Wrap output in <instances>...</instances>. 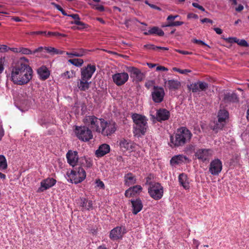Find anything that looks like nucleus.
Returning a JSON list of instances; mask_svg holds the SVG:
<instances>
[{"label":"nucleus","mask_w":249,"mask_h":249,"mask_svg":"<svg viewBox=\"0 0 249 249\" xmlns=\"http://www.w3.org/2000/svg\"><path fill=\"white\" fill-rule=\"evenodd\" d=\"M33 71L28 60L21 58L14 66L11 71V79L14 84L23 85L27 84L32 78Z\"/></svg>","instance_id":"obj_1"},{"label":"nucleus","mask_w":249,"mask_h":249,"mask_svg":"<svg viewBox=\"0 0 249 249\" xmlns=\"http://www.w3.org/2000/svg\"><path fill=\"white\" fill-rule=\"evenodd\" d=\"M86 124L91 125V128L94 131L102 132L104 135L109 136L113 133L116 129L114 123L105 122L104 120L93 116H87L85 120Z\"/></svg>","instance_id":"obj_2"},{"label":"nucleus","mask_w":249,"mask_h":249,"mask_svg":"<svg viewBox=\"0 0 249 249\" xmlns=\"http://www.w3.org/2000/svg\"><path fill=\"white\" fill-rule=\"evenodd\" d=\"M191 136V132L186 128L178 129L175 134L171 136L170 146L175 147L183 145L190 140Z\"/></svg>","instance_id":"obj_3"},{"label":"nucleus","mask_w":249,"mask_h":249,"mask_svg":"<svg viewBox=\"0 0 249 249\" xmlns=\"http://www.w3.org/2000/svg\"><path fill=\"white\" fill-rule=\"evenodd\" d=\"M132 119L134 123V133L135 135H144L147 127V120L146 117L139 114H134Z\"/></svg>","instance_id":"obj_4"},{"label":"nucleus","mask_w":249,"mask_h":249,"mask_svg":"<svg viewBox=\"0 0 249 249\" xmlns=\"http://www.w3.org/2000/svg\"><path fill=\"white\" fill-rule=\"evenodd\" d=\"M67 175L68 179L76 184L83 181L86 177V172L82 168H75L68 173Z\"/></svg>","instance_id":"obj_5"},{"label":"nucleus","mask_w":249,"mask_h":249,"mask_svg":"<svg viewBox=\"0 0 249 249\" xmlns=\"http://www.w3.org/2000/svg\"><path fill=\"white\" fill-rule=\"evenodd\" d=\"M86 118L84 120V122H85V120ZM86 126H77L76 127L75 130V133L77 136V137L81 140L83 141H88L89 140L91 139L93 137V135L90 130L89 129L88 126H90L91 127V125L86 124L85 123H84Z\"/></svg>","instance_id":"obj_6"},{"label":"nucleus","mask_w":249,"mask_h":249,"mask_svg":"<svg viewBox=\"0 0 249 249\" xmlns=\"http://www.w3.org/2000/svg\"><path fill=\"white\" fill-rule=\"evenodd\" d=\"M229 115V112L227 110L225 109L219 110L217 114L218 120L212 126L213 130L217 132L219 130L222 129L227 123Z\"/></svg>","instance_id":"obj_7"},{"label":"nucleus","mask_w":249,"mask_h":249,"mask_svg":"<svg viewBox=\"0 0 249 249\" xmlns=\"http://www.w3.org/2000/svg\"><path fill=\"white\" fill-rule=\"evenodd\" d=\"M85 52L81 50L78 51H73L71 53H67L68 55V62L77 66L80 67L83 64V60L80 58H74V56H82L84 55Z\"/></svg>","instance_id":"obj_8"},{"label":"nucleus","mask_w":249,"mask_h":249,"mask_svg":"<svg viewBox=\"0 0 249 249\" xmlns=\"http://www.w3.org/2000/svg\"><path fill=\"white\" fill-rule=\"evenodd\" d=\"M148 193L153 198L160 199L163 196V188L158 183H152L148 188Z\"/></svg>","instance_id":"obj_9"},{"label":"nucleus","mask_w":249,"mask_h":249,"mask_svg":"<svg viewBox=\"0 0 249 249\" xmlns=\"http://www.w3.org/2000/svg\"><path fill=\"white\" fill-rule=\"evenodd\" d=\"M119 145L121 149L123 152H132L135 151L138 147L136 144L133 142L125 139L120 140Z\"/></svg>","instance_id":"obj_10"},{"label":"nucleus","mask_w":249,"mask_h":249,"mask_svg":"<svg viewBox=\"0 0 249 249\" xmlns=\"http://www.w3.org/2000/svg\"><path fill=\"white\" fill-rule=\"evenodd\" d=\"M222 169L221 161L217 159L212 160L209 165V171L213 176H217Z\"/></svg>","instance_id":"obj_11"},{"label":"nucleus","mask_w":249,"mask_h":249,"mask_svg":"<svg viewBox=\"0 0 249 249\" xmlns=\"http://www.w3.org/2000/svg\"><path fill=\"white\" fill-rule=\"evenodd\" d=\"M56 180L52 178L43 179L40 182V186L37 190V193H42L53 186L56 183Z\"/></svg>","instance_id":"obj_12"},{"label":"nucleus","mask_w":249,"mask_h":249,"mask_svg":"<svg viewBox=\"0 0 249 249\" xmlns=\"http://www.w3.org/2000/svg\"><path fill=\"white\" fill-rule=\"evenodd\" d=\"M113 82L118 86L124 84L128 79V74L123 72L117 73L112 76Z\"/></svg>","instance_id":"obj_13"},{"label":"nucleus","mask_w":249,"mask_h":249,"mask_svg":"<svg viewBox=\"0 0 249 249\" xmlns=\"http://www.w3.org/2000/svg\"><path fill=\"white\" fill-rule=\"evenodd\" d=\"M124 232V229L123 227H117L110 231L109 237L113 240H119L122 238Z\"/></svg>","instance_id":"obj_14"},{"label":"nucleus","mask_w":249,"mask_h":249,"mask_svg":"<svg viewBox=\"0 0 249 249\" xmlns=\"http://www.w3.org/2000/svg\"><path fill=\"white\" fill-rule=\"evenodd\" d=\"M95 71L94 65H88L87 67L83 68L81 70V78L82 79L89 80Z\"/></svg>","instance_id":"obj_15"},{"label":"nucleus","mask_w":249,"mask_h":249,"mask_svg":"<svg viewBox=\"0 0 249 249\" xmlns=\"http://www.w3.org/2000/svg\"><path fill=\"white\" fill-rule=\"evenodd\" d=\"M43 50H46L47 52L49 53H58V52L56 50H55L54 48L52 47H46L45 48H43L42 47H39L37 49H36L34 52L33 53L31 50H28L27 49L22 48L20 49V52L22 53L23 54H32V53H36L38 52H41Z\"/></svg>","instance_id":"obj_16"},{"label":"nucleus","mask_w":249,"mask_h":249,"mask_svg":"<svg viewBox=\"0 0 249 249\" xmlns=\"http://www.w3.org/2000/svg\"><path fill=\"white\" fill-rule=\"evenodd\" d=\"M164 95V92L162 88H154V91L152 92V97L155 102H160L163 100Z\"/></svg>","instance_id":"obj_17"},{"label":"nucleus","mask_w":249,"mask_h":249,"mask_svg":"<svg viewBox=\"0 0 249 249\" xmlns=\"http://www.w3.org/2000/svg\"><path fill=\"white\" fill-rule=\"evenodd\" d=\"M126 71L130 73V76L133 77L137 81H141L143 78L142 73L140 70L133 67H127Z\"/></svg>","instance_id":"obj_18"},{"label":"nucleus","mask_w":249,"mask_h":249,"mask_svg":"<svg viewBox=\"0 0 249 249\" xmlns=\"http://www.w3.org/2000/svg\"><path fill=\"white\" fill-rule=\"evenodd\" d=\"M67 159L68 163L72 166H75L78 162L77 153L75 151H69L67 154Z\"/></svg>","instance_id":"obj_19"},{"label":"nucleus","mask_w":249,"mask_h":249,"mask_svg":"<svg viewBox=\"0 0 249 249\" xmlns=\"http://www.w3.org/2000/svg\"><path fill=\"white\" fill-rule=\"evenodd\" d=\"M187 160V158L185 156L179 155L174 156L170 160V163L172 166H175L185 163Z\"/></svg>","instance_id":"obj_20"},{"label":"nucleus","mask_w":249,"mask_h":249,"mask_svg":"<svg viewBox=\"0 0 249 249\" xmlns=\"http://www.w3.org/2000/svg\"><path fill=\"white\" fill-rule=\"evenodd\" d=\"M142 187L141 186L136 185L133 187L129 188L125 191V196L127 197H130L134 196L141 192Z\"/></svg>","instance_id":"obj_21"},{"label":"nucleus","mask_w":249,"mask_h":249,"mask_svg":"<svg viewBox=\"0 0 249 249\" xmlns=\"http://www.w3.org/2000/svg\"><path fill=\"white\" fill-rule=\"evenodd\" d=\"M110 151V146L107 144H103L100 145L96 151L95 155L97 157H102L108 153Z\"/></svg>","instance_id":"obj_22"},{"label":"nucleus","mask_w":249,"mask_h":249,"mask_svg":"<svg viewBox=\"0 0 249 249\" xmlns=\"http://www.w3.org/2000/svg\"><path fill=\"white\" fill-rule=\"evenodd\" d=\"M37 73L40 79L45 80L49 77L50 72L46 67L43 66L37 70Z\"/></svg>","instance_id":"obj_23"},{"label":"nucleus","mask_w":249,"mask_h":249,"mask_svg":"<svg viewBox=\"0 0 249 249\" xmlns=\"http://www.w3.org/2000/svg\"><path fill=\"white\" fill-rule=\"evenodd\" d=\"M223 100L225 103H236L238 102L237 95L235 93H227L224 94Z\"/></svg>","instance_id":"obj_24"},{"label":"nucleus","mask_w":249,"mask_h":249,"mask_svg":"<svg viewBox=\"0 0 249 249\" xmlns=\"http://www.w3.org/2000/svg\"><path fill=\"white\" fill-rule=\"evenodd\" d=\"M132 206V212L134 214H136L140 212L143 207L141 200L137 199L131 201Z\"/></svg>","instance_id":"obj_25"},{"label":"nucleus","mask_w":249,"mask_h":249,"mask_svg":"<svg viewBox=\"0 0 249 249\" xmlns=\"http://www.w3.org/2000/svg\"><path fill=\"white\" fill-rule=\"evenodd\" d=\"M169 112L165 109H160L157 111V119L159 121L165 120L168 119Z\"/></svg>","instance_id":"obj_26"},{"label":"nucleus","mask_w":249,"mask_h":249,"mask_svg":"<svg viewBox=\"0 0 249 249\" xmlns=\"http://www.w3.org/2000/svg\"><path fill=\"white\" fill-rule=\"evenodd\" d=\"M166 86L170 89L175 90L180 87V83L176 80H169L165 82Z\"/></svg>","instance_id":"obj_27"},{"label":"nucleus","mask_w":249,"mask_h":249,"mask_svg":"<svg viewBox=\"0 0 249 249\" xmlns=\"http://www.w3.org/2000/svg\"><path fill=\"white\" fill-rule=\"evenodd\" d=\"M178 16H172L170 15L168 17L167 20L168 21V23L166 25H163V27H167V26H177L181 25L183 24L182 22L181 21H175L174 22L173 20L178 17Z\"/></svg>","instance_id":"obj_28"},{"label":"nucleus","mask_w":249,"mask_h":249,"mask_svg":"<svg viewBox=\"0 0 249 249\" xmlns=\"http://www.w3.org/2000/svg\"><path fill=\"white\" fill-rule=\"evenodd\" d=\"M179 181L180 184L185 189H188L190 187L189 179L186 175L181 174L179 176Z\"/></svg>","instance_id":"obj_29"},{"label":"nucleus","mask_w":249,"mask_h":249,"mask_svg":"<svg viewBox=\"0 0 249 249\" xmlns=\"http://www.w3.org/2000/svg\"><path fill=\"white\" fill-rule=\"evenodd\" d=\"M80 206L85 210H89L92 207V202L88 200L86 198H82L80 199Z\"/></svg>","instance_id":"obj_30"},{"label":"nucleus","mask_w":249,"mask_h":249,"mask_svg":"<svg viewBox=\"0 0 249 249\" xmlns=\"http://www.w3.org/2000/svg\"><path fill=\"white\" fill-rule=\"evenodd\" d=\"M144 35H157L159 36H162L163 35V32L159 27H154L150 29L147 32H144Z\"/></svg>","instance_id":"obj_31"},{"label":"nucleus","mask_w":249,"mask_h":249,"mask_svg":"<svg viewBox=\"0 0 249 249\" xmlns=\"http://www.w3.org/2000/svg\"><path fill=\"white\" fill-rule=\"evenodd\" d=\"M78 164L83 166L90 167L91 165V160L85 157L79 158Z\"/></svg>","instance_id":"obj_32"},{"label":"nucleus","mask_w":249,"mask_h":249,"mask_svg":"<svg viewBox=\"0 0 249 249\" xmlns=\"http://www.w3.org/2000/svg\"><path fill=\"white\" fill-rule=\"evenodd\" d=\"M135 182V178L131 173H128L125 176V184L130 186Z\"/></svg>","instance_id":"obj_33"},{"label":"nucleus","mask_w":249,"mask_h":249,"mask_svg":"<svg viewBox=\"0 0 249 249\" xmlns=\"http://www.w3.org/2000/svg\"><path fill=\"white\" fill-rule=\"evenodd\" d=\"M88 80L82 79L80 80V83L78 84V86L79 89L82 90H86L89 88V83L88 82Z\"/></svg>","instance_id":"obj_34"},{"label":"nucleus","mask_w":249,"mask_h":249,"mask_svg":"<svg viewBox=\"0 0 249 249\" xmlns=\"http://www.w3.org/2000/svg\"><path fill=\"white\" fill-rule=\"evenodd\" d=\"M8 164L6 158L2 155H0V170H6Z\"/></svg>","instance_id":"obj_35"},{"label":"nucleus","mask_w":249,"mask_h":249,"mask_svg":"<svg viewBox=\"0 0 249 249\" xmlns=\"http://www.w3.org/2000/svg\"><path fill=\"white\" fill-rule=\"evenodd\" d=\"M190 90L193 92H196L199 91L200 89H202V83H194L190 85L189 87Z\"/></svg>","instance_id":"obj_36"},{"label":"nucleus","mask_w":249,"mask_h":249,"mask_svg":"<svg viewBox=\"0 0 249 249\" xmlns=\"http://www.w3.org/2000/svg\"><path fill=\"white\" fill-rule=\"evenodd\" d=\"M62 76L66 78H72L75 77V72L73 70L67 71L62 74Z\"/></svg>","instance_id":"obj_37"},{"label":"nucleus","mask_w":249,"mask_h":249,"mask_svg":"<svg viewBox=\"0 0 249 249\" xmlns=\"http://www.w3.org/2000/svg\"><path fill=\"white\" fill-rule=\"evenodd\" d=\"M73 18L76 20H75V23L77 25V28L79 29H82L84 28H85V25L82 23L81 22L79 21V20H77L78 19V15H74L72 16Z\"/></svg>","instance_id":"obj_38"},{"label":"nucleus","mask_w":249,"mask_h":249,"mask_svg":"<svg viewBox=\"0 0 249 249\" xmlns=\"http://www.w3.org/2000/svg\"><path fill=\"white\" fill-rule=\"evenodd\" d=\"M173 70L174 71H176L180 73L187 74L188 73L190 72L191 71L189 70L185 69V70H181L177 68H173Z\"/></svg>","instance_id":"obj_39"},{"label":"nucleus","mask_w":249,"mask_h":249,"mask_svg":"<svg viewBox=\"0 0 249 249\" xmlns=\"http://www.w3.org/2000/svg\"><path fill=\"white\" fill-rule=\"evenodd\" d=\"M95 183H96L95 187L98 188V189H100L104 188V184L100 179L96 180Z\"/></svg>","instance_id":"obj_40"},{"label":"nucleus","mask_w":249,"mask_h":249,"mask_svg":"<svg viewBox=\"0 0 249 249\" xmlns=\"http://www.w3.org/2000/svg\"><path fill=\"white\" fill-rule=\"evenodd\" d=\"M237 43L241 46L243 47H248L249 44L248 42L244 39H239V41H237Z\"/></svg>","instance_id":"obj_41"},{"label":"nucleus","mask_w":249,"mask_h":249,"mask_svg":"<svg viewBox=\"0 0 249 249\" xmlns=\"http://www.w3.org/2000/svg\"><path fill=\"white\" fill-rule=\"evenodd\" d=\"M195 156L198 159L201 160L202 157V150L201 149L196 150L195 153Z\"/></svg>","instance_id":"obj_42"},{"label":"nucleus","mask_w":249,"mask_h":249,"mask_svg":"<svg viewBox=\"0 0 249 249\" xmlns=\"http://www.w3.org/2000/svg\"><path fill=\"white\" fill-rule=\"evenodd\" d=\"M213 154V151L210 149H203V157L204 156H211Z\"/></svg>","instance_id":"obj_43"},{"label":"nucleus","mask_w":249,"mask_h":249,"mask_svg":"<svg viewBox=\"0 0 249 249\" xmlns=\"http://www.w3.org/2000/svg\"><path fill=\"white\" fill-rule=\"evenodd\" d=\"M4 58H0V73H1L4 69Z\"/></svg>","instance_id":"obj_44"},{"label":"nucleus","mask_w":249,"mask_h":249,"mask_svg":"<svg viewBox=\"0 0 249 249\" xmlns=\"http://www.w3.org/2000/svg\"><path fill=\"white\" fill-rule=\"evenodd\" d=\"M53 32H48L47 34L46 33V32H32L31 33L32 34H44V35L46 36H53L52 33Z\"/></svg>","instance_id":"obj_45"},{"label":"nucleus","mask_w":249,"mask_h":249,"mask_svg":"<svg viewBox=\"0 0 249 249\" xmlns=\"http://www.w3.org/2000/svg\"><path fill=\"white\" fill-rule=\"evenodd\" d=\"M157 71H168V69L164 66H157L156 67Z\"/></svg>","instance_id":"obj_46"},{"label":"nucleus","mask_w":249,"mask_h":249,"mask_svg":"<svg viewBox=\"0 0 249 249\" xmlns=\"http://www.w3.org/2000/svg\"><path fill=\"white\" fill-rule=\"evenodd\" d=\"M226 40H228L229 42L230 43H237V41H239V39H237L236 37H229L228 38L226 39Z\"/></svg>","instance_id":"obj_47"},{"label":"nucleus","mask_w":249,"mask_h":249,"mask_svg":"<svg viewBox=\"0 0 249 249\" xmlns=\"http://www.w3.org/2000/svg\"><path fill=\"white\" fill-rule=\"evenodd\" d=\"M8 50V47L4 45H0V52H6Z\"/></svg>","instance_id":"obj_48"},{"label":"nucleus","mask_w":249,"mask_h":249,"mask_svg":"<svg viewBox=\"0 0 249 249\" xmlns=\"http://www.w3.org/2000/svg\"><path fill=\"white\" fill-rule=\"evenodd\" d=\"M144 48H146V49H155L156 48V47L151 45V44H148V45H144Z\"/></svg>","instance_id":"obj_49"},{"label":"nucleus","mask_w":249,"mask_h":249,"mask_svg":"<svg viewBox=\"0 0 249 249\" xmlns=\"http://www.w3.org/2000/svg\"><path fill=\"white\" fill-rule=\"evenodd\" d=\"M213 30L218 35H220L222 33V30L219 28H214Z\"/></svg>","instance_id":"obj_50"},{"label":"nucleus","mask_w":249,"mask_h":249,"mask_svg":"<svg viewBox=\"0 0 249 249\" xmlns=\"http://www.w3.org/2000/svg\"><path fill=\"white\" fill-rule=\"evenodd\" d=\"M209 23L211 24H213V21L210 19L207 18H203V23Z\"/></svg>","instance_id":"obj_51"},{"label":"nucleus","mask_w":249,"mask_h":249,"mask_svg":"<svg viewBox=\"0 0 249 249\" xmlns=\"http://www.w3.org/2000/svg\"><path fill=\"white\" fill-rule=\"evenodd\" d=\"M52 35H53V36H57V37L60 36H65V35L61 34H60V33H59L58 32H53L52 33Z\"/></svg>","instance_id":"obj_52"},{"label":"nucleus","mask_w":249,"mask_h":249,"mask_svg":"<svg viewBox=\"0 0 249 249\" xmlns=\"http://www.w3.org/2000/svg\"><path fill=\"white\" fill-rule=\"evenodd\" d=\"M243 6L241 4H240L237 8H236V11L237 12H240L243 9Z\"/></svg>","instance_id":"obj_53"},{"label":"nucleus","mask_w":249,"mask_h":249,"mask_svg":"<svg viewBox=\"0 0 249 249\" xmlns=\"http://www.w3.org/2000/svg\"><path fill=\"white\" fill-rule=\"evenodd\" d=\"M95 8L96 9H98L100 11H103L104 10V8H103V6L101 5H95Z\"/></svg>","instance_id":"obj_54"},{"label":"nucleus","mask_w":249,"mask_h":249,"mask_svg":"<svg viewBox=\"0 0 249 249\" xmlns=\"http://www.w3.org/2000/svg\"><path fill=\"white\" fill-rule=\"evenodd\" d=\"M176 51L180 53H182L183 54H189L191 53H189L187 51H180V50H177Z\"/></svg>","instance_id":"obj_55"},{"label":"nucleus","mask_w":249,"mask_h":249,"mask_svg":"<svg viewBox=\"0 0 249 249\" xmlns=\"http://www.w3.org/2000/svg\"><path fill=\"white\" fill-rule=\"evenodd\" d=\"M188 18H197V16L194 14H189L188 15Z\"/></svg>","instance_id":"obj_56"},{"label":"nucleus","mask_w":249,"mask_h":249,"mask_svg":"<svg viewBox=\"0 0 249 249\" xmlns=\"http://www.w3.org/2000/svg\"><path fill=\"white\" fill-rule=\"evenodd\" d=\"M193 5L194 7L198 8L199 9H202V7L199 5L197 3H193Z\"/></svg>","instance_id":"obj_57"},{"label":"nucleus","mask_w":249,"mask_h":249,"mask_svg":"<svg viewBox=\"0 0 249 249\" xmlns=\"http://www.w3.org/2000/svg\"><path fill=\"white\" fill-rule=\"evenodd\" d=\"M203 50H205L208 51V49L209 48V47L206 45L204 42L203 43Z\"/></svg>","instance_id":"obj_58"},{"label":"nucleus","mask_w":249,"mask_h":249,"mask_svg":"<svg viewBox=\"0 0 249 249\" xmlns=\"http://www.w3.org/2000/svg\"><path fill=\"white\" fill-rule=\"evenodd\" d=\"M203 91H204L208 87V84L205 82H203Z\"/></svg>","instance_id":"obj_59"},{"label":"nucleus","mask_w":249,"mask_h":249,"mask_svg":"<svg viewBox=\"0 0 249 249\" xmlns=\"http://www.w3.org/2000/svg\"><path fill=\"white\" fill-rule=\"evenodd\" d=\"M12 51L16 53L20 52V49L19 50L17 48H12Z\"/></svg>","instance_id":"obj_60"},{"label":"nucleus","mask_w":249,"mask_h":249,"mask_svg":"<svg viewBox=\"0 0 249 249\" xmlns=\"http://www.w3.org/2000/svg\"><path fill=\"white\" fill-rule=\"evenodd\" d=\"M147 65L148 66V67L149 68H153V67H155L156 66H157L156 64H151V63H147Z\"/></svg>","instance_id":"obj_61"},{"label":"nucleus","mask_w":249,"mask_h":249,"mask_svg":"<svg viewBox=\"0 0 249 249\" xmlns=\"http://www.w3.org/2000/svg\"><path fill=\"white\" fill-rule=\"evenodd\" d=\"M4 135V130L1 127H0V136L2 137Z\"/></svg>","instance_id":"obj_62"},{"label":"nucleus","mask_w":249,"mask_h":249,"mask_svg":"<svg viewBox=\"0 0 249 249\" xmlns=\"http://www.w3.org/2000/svg\"><path fill=\"white\" fill-rule=\"evenodd\" d=\"M5 178L6 176L2 173L0 172V178L5 179Z\"/></svg>","instance_id":"obj_63"},{"label":"nucleus","mask_w":249,"mask_h":249,"mask_svg":"<svg viewBox=\"0 0 249 249\" xmlns=\"http://www.w3.org/2000/svg\"><path fill=\"white\" fill-rule=\"evenodd\" d=\"M247 117L248 120H249V108L247 110Z\"/></svg>","instance_id":"obj_64"}]
</instances>
